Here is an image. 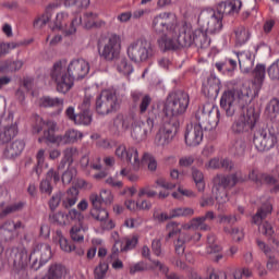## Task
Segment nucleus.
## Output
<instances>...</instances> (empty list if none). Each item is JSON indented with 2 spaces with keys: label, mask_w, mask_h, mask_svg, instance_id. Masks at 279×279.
Returning <instances> with one entry per match:
<instances>
[{
  "label": "nucleus",
  "mask_w": 279,
  "mask_h": 279,
  "mask_svg": "<svg viewBox=\"0 0 279 279\" xmlns=\"http://www.w3.org/2000/svg\"><path fill=\"white\" fill-rule=\"evenodd\" d=\"M126 56L135 64H141L153 59L155 56L151 43L145 38H137L131 41L126 48Z\"/></svg>",
  "instance_id": "obj_12"
},
{
  "label": "nucleus",
  "mask_w": 279,
  "mask_h": 279,
  "mask_svg": "<svg viewBox=\"0 0 279 279\" xmlns=\"http://www.w3.org/2000/svg\"><path fill=\"white\" fill-rule=\"evenodd\" d=\"M119 108V100L117 95L111 90L105 89L96 98V112L98 114H110Z\"/></svg>",
  "instance_id": "obj_16"
},
{
  "label": "nucleus",
  "mask_w": 279,
  "mask_h": 279,
  "mask_svg": "<svg viewBox=\"0 0 279 279\" xmlns=\"http://www.w3.org/2000/svg\"><path fill=\"white\" fill-rule=\"evenodd\" d=\"M265 64H257L253 70V82L244 84L240 89L226 90L220 98V108L227 117H234L236 110L250 106L255 97H258L263 82H265Z\"/></svg>",
  "instance_id": "obj_1"
},
{
  "label": "nucleus",
  "mask_w": 279,
  "mask_h": 279,
  "mask_svg": "<svg viewBox=\"0 0 279 279\" xmlns=\"http://www.w3.org/2000/svg\"><path fill=\"white\" fill-rule=\"evenodd\" d=\"M203 90L205 94L207 93L208 97H217L219 90H221V81L215 74L209 75L207 84H204Z\"/></svg>",
  "instance_id": "obj_27"
},
{
  "label": "nucleus",
  "mask_w": 279,
  "mask_h": 279,
  "mask_svg": "<svg viewBox=\"0 0 279 279\" xmlns=\"http://www.w3.org/2000/svg\"><path fill=\"white\" fill-rule=\"evenodd\" d=\"M215 219V211H207L205 216L193 218L189 223L184 225V230H203L204 232L210 230V226L206 221Z\"/></svg>",
  "instance_id": "obj_23"
},
{
  "label": "nucleus",
  "mask_w": 279,
  "mask_h": 279,
  "mask_svg": "<svg viewBox=\"0 0 279 279\" xmlns=\"http://www.w3.org/2000/svg\"><path fill=\"white\" fill-rule=\"evenodd\" d=\"M88 232V222L74 225L70 230V236L75 243L84 242V233Z\"/></svg>",
  "instance_id": "obj_36"
},
{
  "label": "nucleus",
  "mask_w": 279,
  "mask_h": 279,
  "mask_svg": "<svg viewBox=\"0 0 279 279\" xmlns=\"http://www.w3.org/2000/svg\"><path fill=\"white\" fill-rule=\"evenodd\" d=\"M260 119V113L256 111V108L248 107L238 119L233 121L230 128V146L229 151L233 156H243L245 154V141L239 135L254 132L256 123Z\"/></svg>",
  "instance_id": "obj_5"
},
{
  "label": "nucleus",
  "mask_w": 279,
  "mask_h": 279,
  "mask_svg": "<svg viewBox=\"0 0 279 279\" xmlns=\"http://www.w3.org/2000/svg\"><path fill=\"white\" fill-rule=\"evenodd\" d=\"M192 178L196 184V189L199 193H204L206 189V182L204 181V172L198 169L192 170Z\"/></svg>",
  "instance_id": "obj_50"
},
{
  "label": "nucleus",
  "mask_w": 279,
  "mask_h": 279,
  "mask_svg": "<svg viewBox=\"0 0 279 279\" xmlns=\"http://www.w3.org/2000/svg\"><path fill=\"white\" fill-rule=\"evenodd\" d=\"M89 71L90 64L84 59H73L68 65L66 61H58L50 71V77L57 92L65 95L75 86V80H84Z\"/></svg>",
  "instance_id": "obj_2"
},
{
  "label": "nucleus",
  "mask_w": 279,
  "mask_h": 279,
  "mask_svg": "<svg viewBox=\"0 0 279 279\" xmlns=\"http://www.w3.org/2000/svg\"><path fill=\"white\" fill-rule=\"evenodd\" d=\"M66 274H69L66 266L54 263L50 265L47 276L43 279H62L66 277Z\"/></svg>",
  "instance_id": "obj_35"
},
{
  "label": "nucleus",
  "mask_w": 279,
  "mask_h": 279,
  "mask_svg": "<svg viewBox=\"0 0 279 279\" xmlns=\"http://www.w3.org/2000/svg\"><path fill=\"white\" fill-rule=\"evenodd\" d=\"M56 8H58V4H49L44 13L36 16L33 22V27H35V29H43V27L51 21V16H53V10H56Z\"/></svg>",
  "instance_id": "obj_26"
},
{
  "label": "nucleus",
  "mask_w": 279,
  "mask_h": 279,
  "mask_svg": "<svg viewBox=\"0 0 279 279\" xmlns=\"http://www.w3.org/2000/svg\"><path fill=\"white\" fill-rule=\"evenodd\" d=\"M92 122L93 114L90 113V110H81V112L76 114V120H74L76 125H90Z\"/></svg>",
  "instance_id": "obj_53"
},
{
  "label": "nucleus",
  "mask_w": 279,
  "mask_h": 279,
  "mask_svg": "<svg viewBox=\"0 0 279 279\" xmlns=\"http://www.w3.org/2000/svg\"><path fill=\"white\" fill-rule=\"evenodd\" d=\"M110 269V265L105 259H101L99 264L94 269V278L95 279H106L108 278V270Z\"/></svg>",
  "instance_id": "obj_46"
},
{
  "label": "nucleus",
  "mask_w": 279,
  "mask_h": 279,
  "mask_svg": "<svg viewBox=\"0 0 279 279\" xmlns=\"http://www.w3.org/2000/svg\"><path fill=\"white\" fill-rule=\"evenodd\" d=\"M272 210H274V207L271 206V203L267 201L262 205V208L257 210L256 215L253 216V223H255L256 226H259L263 219L267 217V215H271Z\"/></svg>",
  "instance_id": "obj_38"
},
{
  "label": "nucleus",
  "mask_w": 279,
  "mask_h": 279,
  "mask_svg": "<svg viewBox=\"0 0 279 279\" xmlns=\"http://www.w3.org/2000/svg\"><path fill=\"white\" fill-rule=\"evenodd\" d=\"M37 121H39V123L35 125L34 130L37 134L44 132V135L38 138V143L48 141V143L54 145H73L84 138V134L74 129H69L63 135H56V130H58V123H56V121L44 120L43 118H38Z\"/></svg>",
  "instance_id": "obj_7"
},
{
  "label": "nucleus",
  "mask_w": 279,
  "mask_h": 279,
  "mask_svg": "<svg viewBox=\"0 0 279 279\" xmlns=\"http://www.w3.org/2000/svg\"><path fill=\"white\" fill-rule=\"evenodd\" d=\"M191 279H234V275H226L223 274H217V271L211 270L208 275V277L203 278L199 276L196 271H192L190 275Z\"/></svg>",
  "instance_id": "obj_49"
},
{
  "label": "nucleus",
  "mask_w": 279,
  "mask_h": 279,
  "mask_svg": "<svg viewBox=\"0 0 279 279\" xmlns=\"http://www.w3.org/2000/svg\"><path fill=\"white\" fill-rule=\"evenodd\" d=\"M80 25L86 27V29H93V27H106V22L97 17V13L87 12L81 17Z\"/></svg>",
  "instance_id": "obj_28"
},
{
  "label": "nucleus",
  "mask_w": 279,
  "mask_h": 279,
  "mask_svg": "<svg viewBox=\"0 0 279 279\" xmlns=\"http://www.w3.org/2000/svg\"><path fill=\"white\" fill-rule=\"evenodd\" d=\"M78 195L80 191H77L75 187H70L63 195H61L64 208L75 206V204H77Z\"/></svg>",
  "instance_id": "obj_37"
},
{
  "label": "nucleus",
  "mask_w": 279,
  "mask_h": 279,
  "mask_svg": "<svg viewBox=\"0 0 279 279\" xmlns=\"http://www.w3.org/2000/svg\"><path fill=\"white\" fill-rule=\"evenodd\" d=\"M65 215L68 218V223H71V221H76L77 225L86 223V220H84V214L77 209H71Z\"/></svg>",
  "instance_id": "obj_58"
},
{
  "label": "nucleus",
  "mask_w": 279,
  "mask_h": 279,
  "mask_svg": "<svg viewBox=\"0 0 279 279\" xmlns=\"http://www.w3.org/2000/svg\"><path fill=\"white\" fill-rule=\"evenodd\" d=\"M60 172L53 168L48 170L46 174V179L41 180L40 185H39V191L41 193H46L47 195H51L53 193V186H51V180L53 181L54 184H58L60 182Z\"/></svg>",
  "instance_id": "obj_24"
},
{
  "label": "nucleus",
  "mask_w": 279,
  "mask_h": 279,
  "mask_svg": "<svg viewBox=\"0 0 279 279\" xmlns=\"http://www.w3.org/2000/svg\"><path fill=\"white\" fill-rule=\"evenodd\" d=\"M198 24L202 28H193V32L199 31L205 34L208 45L199 47L206 49V47H210L208 34H219V32H221V28L223 27V14L214 9H205L201 11L198 15Z\"/></svg>",
  "instance_id": "obj_11"
},
{
  "label": "nucleus",
  "mask_w": 279,
  "mask_h": 279,
  "mask_svg": "<svg viewBox=\"0 0 279 279\" xmlns=\"http://www.w3.org/2000/svg\"><path fill=\"white\" fill-rule=\"evenodd\" d=\"M23 230V222L17 221L14 222L12 220H8L2 225V234H7V232L11 233L9 239H13V236L19 235V231Z\"/></svg>",
  "instance_id": "obj_40"
},
{
  "label": "nucleus",
  "mask_w": 279,
  "mask_h": 279,
  "mask_svg": "<svg viewBox=\"0 0 279 279\" xmlns=\"http://www.w3.org/2000/svg\"><path fill=\"white\" fill-rule=\"evenodd\" d=\"M219 219L220 223H225L223 232H226V234H230L233 241H243V239L245 238L243 229L239 227H230L234 226L236 221H239V218H236V216H219Z\"/></svg>",
  "instance_id": "obj_22"
},
{
  "label": "nucleus",
  "mask_w": 279,
  "mask_h": 279,
  "mask_svg": "<svg viewBox=\"0 0 279 279\" xmlns=\"http://www.w3.org/2000/svg\"><path fill=\"white\" fill-rule=\"evenodd\" d=\"M278 141L279 131L274 126L257 130L253 137V143L257 151H269V149H274Z\"/></svg>",
  "instance_id": "obj_14"
},
{
  "label": "nucleus",
  "mask_w": 279,
  "mask_h": 279,
  "mask_svg": "<svg viewBox=\"0 0 279 279\" xmlns=\"http://www.w3.org/2000/svg\"><path fill=\"white\" fill-rule=\"evenodd\" d=\"M70 21L69 13L64 11L57 13L53 21V29H60L61 32L65 33V36H73V34L77 32V25L82 23V16L74 17L71 23Z\"/></svg>",
  "instance_id": "obj_19"
},
{
  "label": "nucleus",
  "mask_w": 279,
  "mask_h": 279,
  "mask_svg": "<svg viewBox=\"0 0 279 279\" xmlns=\"http://www.w3.org/2000/svg\"><path fill=\"white\" fill-rule=\"evenodd\" d=\"M24 207L25 203L23 202L14 203L13 205H9L2 209L1 215L2 217H5V215H12V213H19V210H23Z\"/></svg>",
  "instance_id": "obj_61"
},
{
  "label": "nucleus",
  "mask_w": 279,
  "mask_h": 279,
  "mask_svg": "<svg viewBox=\"0 0 279 279\" xmlns=\"http://www.w3.org/2000/svg\"><path fill=\"white\" fill-rule=\"evenodd\" d=\"M119 245H120V242L116 241L113 247H112V252L109 256V258H111L112 264V268L113 269H123V262L121 259H119Z\"/></svg>",
  "instance_id": "obj_51"
},
{
  "label": "nucleus",
  "mask_w": 279,
  "mask_h": 279,
  "mask_svg": "<svg viewBox=\"0 0 279 279\" xmlns=\"http://www.w3.org/2000/svg\"><path fill=\"white\" fill-rule=\"evenodd\" d=\"M175 130H178V123L175 121H165V118H162L161 125L155 136V145L157 147H167L173 141Z\"/></svg>",
  "instance_id": "obj_17"
},
{
  "label": "nucleus",
  "mask_w": 279,
  "mask_h": 279,
  "mask_svg": "<svg viewBox=\"0 0 279 279\" xmlns=\"http://www.w3.org/2000/svg\"><path fill=\"white\" fill-rule=\"evenodd\" d=\"M132 100L134 104H138L140 101V113L145 114L147 112L149 106H151V96L143 95L141 92H133L131 94Z\"/></svg>",
  "instance_id": "obj_34"
},
{
  "label": "nucleus",
  "mask_w": 279,
  "mask_h": 279,
  "mask_svg": "<svg viewBox=\"0 0 279 279\" xmlns=\"http://www.w3.org/2000/svg\"><path fill=\"white\" fill-rule=\"evenodd\" d=\"M98 196L99 202L101 203V208H106L104 206H110L114 197L112 196V192L110 190H101L100 194H92Z\"/></svg>",
  "instance_id": "obj_56"
},
{
  "label": "nucleus",
  "mask_w": 279,
  "mask_h": 279,
  "mask_svg": "<svg viewBox=\"0 0 279 279\" xmlns=\"http://www.w3.org/2000/svg\"><path fill=\"white\" fill-rule=\"evenodd\" d=\"M215 66L219 73H232L236 69V60L226 59L225 61L216 62Z\"/></svg>",
  "instance_id": "obj_45"
},
{
  "label": "nucleus",
  "mask_w": 279,
  "mask_h": 279,
  "mask_svg": "<svg viewBox=\"0 0 279 279\" xmlns=\"http://www.w3.org/2000/svg\"><path fill=\"white\" fill-rule=\"evenodd\" d=\"M239 182H245L241 172H235L233 174H217L213 179L211 193L218 204V210L223 213V204L230 198L228 197V189L236 186Z\"/></svg>",
  "instance_id": "obj_8"
},
{
  "label": "nucleus",
  "mask_w": 279,
  "mask_h": 279,
  "mask_svg": "<svg viewBox=\"0 0 279 279\" xmlns=\"http://www.w3.org/2000/svg\"><path fill=\"white\" fill-rule=\"evenodd\" d=\"M221 251V246L217 244V236L215 234L209 233L207 235V247H206V254H217Z\"/></svg>",
  "instance_id": "obj_52"
},
{
  "label": "nucleus",
  "mask_w": 279,
  "mask_h": 279,
  "mask_svg": "<svg viewBox=\"0 0 279 279\" xmlns=\"http://www.w3.org/2000/svg\"><path fill=\"white\" fill-rule=\"evenodd\" d=\"M226 169L227 171H232L234 169V162L228 158L220 160L218 157L211 158L205 163V169Z\"/></svg>",
  "instance_id": "obj_33"
},
{
  "label": "nucleus",
  "mask_w": 279,
  "mask_h": 279,
  "mask_svg": "<svg viewBox=\"0 0 279 279\" xmlns=\"http://www.w3.org/2000/svg\"><path fill=\"white\" fill-rule=\"evenodd\" d=\"M89 202H92L93 209L90 215L97 221H100L102 230H112L114 228V221L108 218V210L101 208V201L99 196L90 195Z\"/></svg>",
  "instance_id": "obj_18"
},
{
  "label": "nucleus",
  "mask_w": 279,
  "mask_h": 279,
  "mask_svg": "<svg viewBox=\"0 0 279 279\" xmlns=\"http://www.w3.org/2000/svg\"><path fill=\"white\" fill-rule=\"evenodd\" d=\"M153 265L158 267L159 271L163 274L166 279H184V277L178 275L177 272H170L169 266L160 263V260H153Z\"/></svg>",
  "instance_id": "obj_48"
},
{
  "label": "nucleus",
  "mask_w": 279,
  "mask_h": 279,
  "mask_svg": "<svg viewBox=\"0 0 279 279\" xmlns=\"http://www.w3.org/2000/svg\"><path fill=\"white\" fill-rule=\"evenodd\" d=\"M172 197L174 199H182V197H197V195L192 190L179 187L178 192L172 193Z\"/></svg>",
  "instance_id": "obj_63"
},
{
  "label": "nucleus",
  "mask_w": 279,
  "mask_h": 279,
  "mask_svg": "<svg viewBox=\"0 0 279 279\" xmlns=\"http://www.w3.org/2000/svg\"><path fill=\"white\" fill-rule=\"evenodd\" d=\"M38 105L41 108H62L64 100L58 97L44 96L39 98Z\"/></svg>",
  "instance_id": "obj_39"
},
{
  "label": "nucleus",
  "mask_w": 279,
  "mask_h": 279,
  "mask_svg": "<svg viewBox=\"0 0 279 279\" xmlns=\"http://www.w3.org/2000/svg\"><path fill=\"white\" fill-rule=\"evenodd\" d=\"M236 58L239 60L240 71L242 73H250V70L254 66V57H252V53L250 51L239 52L236 53Z\"/></svg>",
  "instance_id": "obj_32"
},
{
  "label": "nucleus",
  "mask_w": 279,
  "mask_h": 279,
  "mask_svg": "<svg viewBox=\"0 0 279 279\" xmlns=\"http://www.w3.org/2000/svg\"><path fill=\"white\" fill-rule=\"evenodd\" d=\"M268 75L270 80H279V60L268 68Z\"/></svg>",
  "instance_id": "obj_64"
},
{
  "label": "nucleus",
  "mask_w": 279,
  "mask_h": 279,
  "mask_svg": "<svg viewBox=\"0 0 279 279\" xmlns=\"http://www.w3.org/2000/svg\"><path fill=\"white\" fill-rule=\"evenodd\" d=\"M57 239L59 241V245H60L62 252L71 253V252L75 251V244L69 242V240H66V238H64V235H62L61 231H57Z\"/></svg>",
  "instance_id": "obj_55"
},
{
  "label": "nucleus",
  "mask_w": 279,
  "mask_h": 279,
  "mask_svg": "<svg viewBox=\"0 0 279 279\" xmlns=\"http://www.w3.org/2000/svg\"><path fill=\"white\" fill-rule=\"evenodd\" d=\"M265 117L271 121L276 126L279 123V100L278 98H272L266 106Z\"/></svg>",
  "instance_id": "obj_30"
},
{
  "label": "nucleus",
  "mask_w": 279,
  "mask_h": 279,
  "mask_svg": "<svg viewBox=\"0 0 279 279\" xmlns=\"http://www.w3.org/2000/svg\"><path fill=\"white\" fill-rule=\"evenodd\" d=\"M241 8H243V2L241 0H226L218 3L217 12L222 14L223 19V14H239Z\"/></svg>",
  "instance_id": "obj_25"
},
{
  "label": "nucleus",
  "mask_w": 279,
  "mask_h": 279,
  "mask_svg": "<svg viewBox=\"0 0 279 279\" xmlns=\"http://www.w3.org/2000/svg\"><path fill=\"white\" fill-rule=\"evenodd\" d=\"M5 125L2 132V143H10L19 134V123H21V117H14L13 111L8 112L5 118Z\"/></svg>",
  "instance_id": "obj_21"
},
{
  "label": "nucleus",
  "mask_w": 279,
  "mask_h": 279,
  "mask_svg": "<svg viewBox=\"0 0 279 279\" xmlns=\"http://www.w3.org/2000/svg\"><path fill=\"white\" fill-rule=\"evenodd\" d=\"M195 215V210L190 207H178L170 210V217L175 219V217H193Z\"/></svg>",
  "instance_id": "obj_54"
},
{
  "label": "nucleus",
  "mask_w": 279,
  "mask_h": 279,
  "mask_svg": "<svg viewBox=\"0 0 279 279\" xmlns=\"http://www.w3.org/2000/svg\"><path fill=\"white\" fill-rule=\"evenodd\" d=\"M252 276H254V271L248 267L239 268L233 272L234 279L252 278Z\"/></svg>",
  "instance_id": "obj_62"
},
{
  "label": "nucleus",
  "mask_w": 279,
  "mask_h": 279,
  "mask_svg": "<svg viewBox=\"0 0 279 279\" xmlns=\"http://www.w3.org/2000/svg\"><path fill=\"white\" fill-rule=\"evenodd\" d=\"M149 269H156V265L148 266L147 263L141 260L135 264L130 265L129 274L134 276L136 274H141L143 271H149Z\"/></svg>",
  "instance_id": "obj_47"
},
{
  "label": "nucleus",
  "mask_w": 279,
  "mask_h": 279,
  "mask_svg": "<svg viewBox=\"0 0 279 279\" xmlns=\"http://www.w3.org/2000/svg\"><path fill=\"white\" fill-rule=\"evenodd\" d=\"M25 149V142L23 140H16L11 144H8L3 150L4 158H16L21 156Z\"/></svg>",
  "instance_id": "obj_29"
},
{
  "label": "nucleus",
  "mask_w": 279,
  "mask_h": 279,
  "mask_svg": "<svg viewBox=\"0 0 279 279\" xmlns=\"http://www.w3.org/2000/svg\"><path fill=\"white\" fill-rule=\"evenodd\" d=\"M98 56L107 62L117 60L121 53V36L111 34L101 36L97 41Z\"/></svg>",
  "instance_id": "obj_13"
},
{
  "label": "nucleus",
  "mask_w": 279,
  "mask_h": 279,
  "mask_svg": "<svg viewBox=\"0 0 279 279\" xmlns=\"http://www.w3.org/2000/svg\"><path fill=\"white\" fill-rule=\"evenodd\" d=\"M250 29L245 28V26H238L234 29L235 45L238 47H243V45L250 40Z\"/></svg>",
  "instance_id": "obj_43"
},
{
  "label": "nucleus",
  "mask_w": 279,
  "mask_h": 279,
  "mask_svg": "<svg viewBox=\"0 0 279 279\" xmlns=\"http://www.w3.org/2000/svg\"><path fill=\"white\" fill-rule=\"evenodd\" d=\"M151 28L155 34H175V29H182L178 25V17L171 12H162L153 19Z\"/></svg>",
  "instance_id": "obj_15"
},
{
  "label": "nucleus",
  "mask_w": 279,
  "mask_h": 279,
  "mask_svg": "<svg viewBox=\"0 0 279 279\" xmlns=\"http://www.w3.org/2000/svg\"><path fill=\"white\" fill-rule=\"evenodd\" d=\"M11 258H13V269L16 274H25L28 263H31L32 269L38 271L43 265H47L51 260V246L47 243L37 244L29 257L27 256V248L16 247L11 251Z\"/></svg>",
  "instance_id": "obj_6"
},
{
  "label": "nucleus",
  "mask_w": 279,
  "mask_h": 279,
  "mask_svg": "<svg viewBox=\"0 0 279 279\" xmlns=\"http://www.w3.org/2000/svg\"><path fill=\"white\" fill-rule=\"evenodd\" d=\"M158 47L161 51H175L179 47H206L208 39L202 31H193V25L182 23L181 28L174 31L173 34L165 33L158 39Z\"/></svg>",
  "instance_id": "obj_3"
},
{
  "label": "nucleus",
  "mask_w": 279,
  "mask_h": 279,
  "mask_svg": "<svg viewBox=\"0 0 279 279\" xmlns=\"http://www.w3.org/2000/svg\"><path fill=\"white\" fill-rule=\"evenodd\" d=\"M197 123L187 124L185 131V143L189 147H197L204 141V130L210 131L219 124V108L206 104L196 111Z\"/></svg>",
  "instance_id": "obj_4"
},
{
  "label": "nucleus",
  "mask_w": 279,
  "mask_h": 279,
  "mask_svg": "<svg viewBox=\"0 0 279 279\" xmlns=\"http://www.w3.org/2000/svg\"><path fill=\"white\" fill-rule=\"evenodd\" d=\"M116 156L123 162H130L134 169H141L142 165H147L149 171H156L158 169V162L151 154L145 153L141 159L138 157V149L134 146H125L124 144L118 146Z\"/></svg>",
  "instance_id": "obj_10"
},
{
  "label": "nucleus",
  "mask_w": 279,
  "mask_h": 279,
  "mask_svg": "<svg viewBox=\"0 0 279 279\" xmlns=\"http://www.w3.org/2000/svg\"><path fill=\"white\" fill-rule=\"evenodd\" d=\"M248 180L255 182V184H276L278 180L269 174H263L258 169H253L248 172Z\"/></svg>",
  "instance_id": "obj_31"
},
{
  "label": "nucleus",
  "mask_w": 279,
  "mask_h": 279,
  "mask_svg": "<svg viewBox=\"0 0 279 279\" xmlns=\"http://www.w3.org/2000/svg\"><path fill=\"white\" fill-rule=\"evenodd\" d=\"M132 121H134V114H118L113 120V125L117 130H128L132 125Z\"/></svg>",
  "instance_id": "obj_44"
},
{
  "label": "nucleus",
  "mask_w": 279,
  "mask_h": 279,
  "mask_svg": "<svg viewBox=\"0 0 279 279\" xmlns=\"http://www.w3.org/2000/svg\"><path fill=\"white\" fill-rule=\"evenodd\" d=\"M191 241V234L181 232L174 242V250L178 256H182L186 250V244Z\"/></svg>",
  "instance_id": "obj_42"
},
{
  "label": "nucleus",
  "mask_w": 279,
  "mask_h": 279,
  "mask_svg": "<svg viewBox=\"0 0 279 279\" xmlns=\"http://www.w3.org/2000/svg\"><path fill=\"white\" fill-rule=\"evenodd\" d=\"M37 165L34 168V172L38 178L43 174V165H45V149H39L36 155Z\"/></svg>",
  "instance_id": "obj_59"
},
{
  "label": "nucleus",
  "mask_w": 279,
  "mask_h": 279,
  "mask_svg": "<svg viewBox=\"0 0 279 279\" xmlns=\"http://www.w3.org/2000/svg\"><path fill=\"white\" fill-rule=\"evenodd\" d=\"M23 64L24 63L21 60H16V61L7 60L2 62L1 71H11V72L21 71V69H23Z\"/></svg>",
  "instance_id": "obj_57"
},
{
  "label": "nucleus",
  "mask_w": 279,
  "mask_h": 279,
  "mask_svg": "<svg viewBox=\"0 0 279 279\" xmlns=\"http://www.w3.org/2000/svg\"><path fill=\"white\" fill-rule=\"evenodd\" d=\"M131 125L132 138L137 143H143V141H147V137L151 134V130H154V119L147 118L146 122H143L134 117V121L131 122Z\"/></svg>",
  "instance_id": "obj_20"
},
{
  "label": "nucleus",
  "mask_w": 279,
  "mask_h": 279,
  "mask_svg": "<svg viewBox=\"0 0 279 279\" xmlns=\"http://www.w3.org/2000/svg\"><path fill=\"white\" fill-rule=\"evenodd\" d=\"M77 156H80V150H77L76 147L66 148L63 151V158L61 160L59 169H64V165H69V167H71V165H73V161L75 160V158H77Z\"/></svg>",
  "instance_id": "obj_41"
},
{
  "label": "nucleus",
  "mask_w": 279,
  "mask_h": 279,
  "mask_svg": "<svg viewBox=\"0 0 279 279\" xmlns=\"http://www.w3.org/2000/svg\"><path fill=\"white\" fill-rule=\"evenodd\" d=\"M118 71L122 73V75H131V73H134V66H132L126 59H122L118 63Z\"/></svg>",
  "instance_id": "obj_60"
},
{
  "label": "nucleus",
  "mask_w": 279,
  "mask_h": 279,
  "mask_svg": "<svg viewBox=\"0 0 279 279\" xmlns=\"http://www.w3.org/2000/svg\"><path fill=\"white\" fill-rule=\"evenodd\" d=\"M191 97L184 90H175L168 95L163 106L165 121H174L178 124V117H182L189 109Z\"/></svg>",
  "instance_id": "obj_9"
}]
</instances>
